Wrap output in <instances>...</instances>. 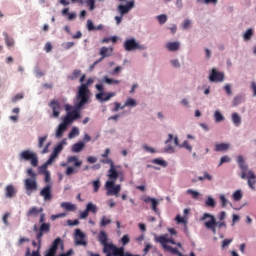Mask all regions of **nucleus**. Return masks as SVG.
<instances>
[{
  "instance_id": "nucleus-13",
  "label": "nucleus",
  "mask_w": 256,
  "mask_h": 256,
  "mask_svg": "<svg viewBox=\"0 0 256 256\" xmlns=\"http://www.w3.org/2000/svg\"><path fill=\"white\" fill-rule=\"evenodd\" d=\"M246 179H247L248 187L252 189V191H255V185H256L255 172H253V170H248V172H246Z\"/></svg>"
},
{
  "instance_id": "nucleus-7",
  "label": "nucleus",
  "mask_w": 256,
  "mask_h": 256,
  "mask_svg": "<svg viewBox=\"0 0 256 256\" xmlns=\"http://www.w3.org/2000/svg\"><path fill=\"white\" fill-rule=\"evenodd\" d=\"M123 47L125 51H145V45H140L137 43V40L135 38L126 39Z\"/></svg>"
},
{
  "instance_id": "nucleus-30",
  "label": "nucleus",
  "mask_w": 256,
  "mask_h": 256,
  "mask_svg": "<svg viewBox=\"0 0 256 256\" xmlns=\"http://www.w3.org/2000/svg\"><path fill=\"white\" fill-rule=\"evenodd\" d=\"M228 149H229V144L220 143V144H215L214 151L221 152V151H228Z\"/></svg>"
},
{
  "instance_id": "nucleus-34",
  "label": "nucleus",
  "mask_w": 256,
  "mask_h": 256,
  "mask_svg": "<svg viewBox=\"0 0 256 256\" xmlns=\"http://www.w3.org/2000/svg\"><path fill=\"white\" fill-rule=\"evenodd\" d=\"M214 119L216 123H221V121H225V116H223V114H221V112L217 110L214 113Z\"/></svg>"
},
{
  "instance_id": "nucleus-5",
  "label": "nucleus",
  "mask_w": 256,
  "mask_h": 256,
  "mask_svg": "<svg viewBox=\"0 0 256 256\" xmlns=\"http://www.w3.org/2000/svg\"><path fill=\"white\" fill-rule=\"evenodd\" d=\"M20 161H30L32 167H37L39 165V158L37 154L31 150H24L19 154Z\"/></svg>"
},
{
  "instance_id": "nucleus-49",
  "label": "nucleus",
  "mask_w": 256,
  "mask_h": 256,
  "mask_svg": "<svg viewBox=\"0 0 256 256\" xmlns=\"http://www.w3.org/2000/svg\"><path fill=\"white\" fill-rule=\"evenodd\" d=\"M186 193L188 195H191L192 196V199H198L199 198V192L195 191V190H192V189H188L186 191Z\"/></svg>"
},
{
  "instance_id": "nucleus-33",
  "label": "nucleus",
  "mask_w": 256,
  "mask_h": 256,
  "mask_svg": "<svg viewBox=\"0 0 256 256\" xmlns=\"http://www.w3.org/2000/svg\"><path fill=\"white\" fill-rule=\"evenodd\" d=\"M79 77H81V70L75 69L72 75L68 76V79H70V81H75L76 79H79Z\"/></svg>"
},
{
  "instance_id": "nucleus-3",
  "label": "nucleus",
  "mask_w": 256,
  "mask_h": 256,
  "mask_svg": "<svg viewBox=\"0 0 256 256\" xmlns=\"http://www.w3.org/2000/svg\"><path fill=\"white\" fill-rule=\"evenodd\" d=\"M207 219L209 220L207 221ZM200 221H206L204 223V227H206V229H209V231H212L213 235H217V227L218 229H223V227H227V223H225V221L217 222L215 216L209 213H204L203 216L200 218Z\"/></svg>"
},
{
  "instance_id": "nucleus-8",
  "label": "nucleus",
  "mask_w": 256,
  "mask_h": 256,
  "mask_svg": "<svg viewBox=\"0 0 256 256\" xmlns=\"http://www.w3.org/2000/svg\"><path fill=\"white\" fill-rule=\"evenodd\" d=\"M237 164L239 169L241 170V179H247V173L249 172V165H247V162H245V158L243 155H239L237 157Z\"/></svg>"
},
{
  "instance_id": "nucleus-16",
  "label": "nucleus",
  "mask_w": 256,
  "mask_h": 256,
  "mask_svg": "<svg viewBox=\"0 0 256 256\" xmlns=\"http://www.w3.org/2000/svg\"><path fill=\"white\" fill-rule=\"evenodd\" d=\"M75 243L76 245H87V241H85V234L81 232V229L75 230Z\"/></svg>"
},
{
  "instance_id": "nucleus-57",
  "label": "nucleus",
  "mask_w": 256,
  "mask_h": 256,
  "mask_svg": "<svg viewBox=\"0 0 256 256\" xmlns=\"http://www.w3.org/2000/svg\"><path fill=\"white\" fill-rule=\"evenodd\" d=\"M101 163H104L106 165H110V167H113L115 165V163H113V160H111V158H106L101 160Z\"/></svg>"
},
{
  "instance_id": "nucleus-24",
  "label": "nucleus",
  "mask_w": 256,
  "mask_h": 256,
  "mask_svg": "<svg viewBox=\"0 0 256 256\" xmlns=\"http://www.w3.org/2000/svg\"><path fill=\"white\" fill-rule=\"evenodd\" d=\"M40 213H43V208L37 209V207H32L26 213L27 217H37Z\"/></svg>"
},
{
  "instance_id": "nucleus-9",
  "label": "nucleus",
  "mask_w": 256,
  "mask_h": 256,
  "mask_svg": "<svg viewBox=\"0 0 256 256\" xmlns=\"http://www.w3.org/2000/svg\"><path fill=\"white\" fill-rule=\"evenodd\" d=\"M209 81L211 83H223L225 81V74L213 68L209 75Z\"/></svg>"
},
{
  "instance_id": "nucleus-2",
  "label": "nucleus",
  "mask_w": 256,
  "mask_h": 256,
  "mask_svg": "<svg viewBox=\"0 0 256 256\" xmlns=\"http://www.w3.org/2000/svg\"><path fill=\"white\" fill-rule=\"evenodd\" d=\"M89 85H93V78H89L85 84H81L78 87V93L76 95L77 109H83L89 103Z\"/></svg>"
},
{
  "instance_id": "nucleus-46",
  "label": "nucleus",
  "mask_w": 256,
  "mask_h": 256,
  "mask_svg": "<svg viewBox=\"0 0 256 256\" xmlns=\"http://www.w3.org/2000/svg\"><path fill=\"white\" fill-rule=\"evenodd\" d=\"M253 37V30L249 28L244 34V41H250Z\"/></svg>"
},
{
  "instance_id": "nucleus-60",
  "label": "nucleus",
  "mask_w": 256,
  "mask_h": 256,
  "mask_svg": "<svg viewBox=\"0 0 256 256\" xmlns=\"http://www.w3.org/2000/svg\"><path fill=\"white\" fill-rule=\"evenodd\" d=\"M220 201H221L222 207H227V203H229V201L227 200V198H225V195H220Z\"/></svg>"
},
{
  "instance_id": "nucleus-21",
  "label": "nucleus",
  "mask_w": 256,
  "mask_h": 256,
  "mask_svg": "<svg viewBox=\"0 0 256 256\" xmlns=\"http://www.w3.org/2000/svg\"><path fill=\"white\" fill-rule=\"evenodd\" d=\"M181 48V43L179 42H168L166 44V49H168V51H179V49Z\"/></svg>"
},
{
  "instance_id": "nucleus-29",
  "label": "nucleus",
  "mask_w": 256,
  "mask_h": 256,
  "mask_svg": "<svg viewBox=\"0 0 256 256\" xmlns=\"http://www.w3.org/2000/svg\"><path fill=\"white\" fill-rule=\"evenodd\" d=\"M231 119L235 127H239L241 125V116H239L237 112L232 113Z\"/></svg>"
},
{
  "instance_id": "nucleus-14",
  "label": "nucleus",
  "mask_w": 256,
  "mask_h": 256,
  "mask_svg": "<svg viewBox=\"0 0 256 256\" xmlns=\"http://www.w3.org/2000/svg\"><path fill=\"white\" fill-rule=\"evenodd\" d=\"M49 107L52 109V117L57 118L61 115V104L56 100L50 101Z\"/></svg>"
},
{
  "instance_id": "nucleus-47",
  "label": "nucleus",
  "mask_w": 256,
  "mask_h": 256,
  "mask_svg": "<svg viewBox=\"0 0 256 256\" xmlns=\"http://www.w3.org/2000/svg\"><path fill=\"white\" fill-rule=\"evenodd\" d=\"M77 172H78V170L75 167L69 166V167L66 168V172L65 173H66V175L71 176V175H73V174H75Z\"/></svg>"
},
{
  "instance_id": "nucleus-55",
  "label": "nucleus",
  "mask_w": 256,
  "mask_h": 256,
  "mask_svg": "<svg viewBox=\"0 0 256 256\" xmlns=\"http://www.w3.org/2000/svg\"><path fill=\"white\" fill-rule=\"evenodd\" d=\"M87 29L88 31H95V25L92 20H87Z\"/></svg>"
},
{
  "instance_id": "nucleus-36",
  "label": "nucleus",
  "mask_w": 256,
  "mask_h": 256,
  "mask_svg": "<svg viewBox=\"0 0 256 256\" xmlns=\"http://www.w3.org/2000/svg\"><path fill=\"white\" fill-rule=\"evenodd\" d=\"M104 81L107 85H119V83H121V80H115L107 76L104 77Z\"/></svg>"
},
{
  "instance_id": "nucleus-32",
  "label": "nucleus",
  "mask_w": 256,
  "mask_h": 256,
  "mask_svg": "<svg viewBox=\"0 0 256 256\" xmlns=\"http://www.w3.org/2000/svg\"><path fill=\"white\" fill-rule=\"evenodd\" d=\"M125 107H137V101L133 98H127L124 106L121 107V109H125Z\"/></svg>"
},
{
  "instance_id": "nucleus-54",
  "label": "nucleus",
  "mask_w": 256,
  "mask_h": 256,
  "mask_svg": "<svg viewBox=\"0 0 256 256\" xmlns=\"http://www.w3.org/2000/svg\"><path fill=\"white\" fill-rule=\"evenodd\" d=\"M231 162V158L229 156H223L220 159V163L218 165V167H221L223 165V163H230Z\"/></svg>"
},
{
  "instance_id": "nucleus-22",
  "label": "nucleus",
  "mask_w": 256,
  "mask_h": 256,
  "mask_svg": "<svg viewBox=\"0 0 256 256\" xmlns=\"http://www.w3.org/2000/svg\"><path fill=\"white\" fill-rule=\"evenodd\" d=\"M115 244H104L103 245V253L106 255H113L115 253Z\"/></svg>"
},
{
  "instance_id": "nucleus-17",
  "label": "nucleus",
  "mask_w": 256,
  "mask_h": 256,
  "mask_svg": "<svg viewBox=\"0 0 256 256\" xmlns=\"http://www.w3.org/2000/svg\"><path fill=\"white\" fill-rule=\"evenodd\" d=\"M5 197L7 199H13L17 195V188L13 184H9L5 187Z\"/></svg>"
},
{
  "instance_id": "nucleus-40",
  "label": "nucleus",
  "mask_w": 256,
  "mask_h": 256,
  "mask_svg": "<svg viewBox=\"0 0 256 256\" xmlns=\"http://www.w3.org/2000/svg\"><path fill=\"white\" fill-rule=\"evenodd\" d=\"M92 186H93V192L94 193H98L99 192V189L101 187V181L98 179V180H95L92 182Z\"/></svg>"
},
{
  "instance_id": "nucleus-19",
  "label": "nucleus",
  "mask_w": 256,
  "mask_h": 256,
  "mask_svg": "<svg viewBox=\"0 0 256 256\" xmlns=\"http://www.w3.org/2000/svg\"><path fill=\"white\" fill-rule=\"evenodd\" d=\"M100 55L101 58L99 59V61H103V59H105L106 57H111V55H113V48L102 47L100 49Z\"/></svg>"
},
{
  "instance_id": "nucleus-12",
  "label": "nucleus",
  "mask_w": 256,
  "mask_h": 256,
  "mask_svg": "<svg viewBox=\"0 0 256 256\" xmlns=\"http://www.w3.org/2000/svg\"><path fill=\"white\" fill-rule=\"evenodd\" d=\"M59 245H61L63 249V240H61V238L58 237L53 241L52 246L48 250L46 256H55L57 254V248L59 247Z\"/></svg>"
},
{
  "instance_id": "nucleus-4",
  "label": "nucleus",
  "mask_w": 256,
  "mask_h": 256,
  "mask_svg": "<svg viewBox=\"0 0 256 256\" xmlns=\"http://www.w3.org/2000/svg\"><path fill=\"white\" fill-rule=\"evenodd\" d=\"M33 231L36 233V241L38 243V249H41V241L43 239L44 233H49L51 231V224L42 223L40 227H37V224L33 226Z\"/></svg>"
},
{
  "instance_id": "nucleus-27",
  "label": "nucleus",
  "mask_w": 256,
  "mask_h": 256,
  "mask_svg": "<svg viewBox=\"0 0 256 256\" xmlns=\"http://www.w3.org/2000/svg\"><path fill=\"white\" fill-rule=\"evenodd\" d=\"M75 110L69 112L70 116L72 117V120L75 121V119H81V111L82 108H77L76 104L74 105Z\"/></svg>"
},
{
  "instance_id": "nucleus-31",
  "label": "nucleus",
  "mask_w": 256,
  "mask_h": 256,
  "mask_svg": "<svg viewBox=\"0 0 256 256\" xmlns=\"http://www.w3.org/2000/svg\"><path fill=\"white\" fill-rule=\"evenodd\" d=\"M86 211L88 213H93L95 215V213H97V211H98L97 205L93 204L92 202H89L86 205Z\"/></svg>"
},
{
  "instance_id": "nucleus-35",
  "label": "nucleus",
  "mask_w": 256,
  "mask_h": 256,
  "mask_svg": "<svg viewBox=\"0 0 256 256\" xmlns=\"http://www.w3.org/2000/svg\"><path fill=\"white\" fill-rule=\"evenodd\" d=\"M3 35L5 36L4 40L7 47H13V45H15V41L13 40V38H9V35L7 34V32H4Z\"/></svg>"
},
{
  "instance_id": "nucleus-38",
  "label": "nucleus",
  "mask_w": 256,
  "mask_h": 256,
  "mask_svg": "<svg viewBox=\"0 0 256 256\" xmlns=\"http://www.w3.org/2000/svg\"><path fill=\"white\" fill-rule=\"evenodd\" d=\"M232 197H233L234 201H241V199H243V193L241 192V190H236L232 194Z\"/></svg>"
},
{
  "instance_id": "nucleus-64",
  "label": "nucleus",
  "mask_w": 256,
  "mask_h": 256,
  "mask_svg": "<svg viewBox=\"0 0 256 256\" xmlns=\"http://www.w3.org/2000/svg\"><path fill=\"white\" fill-rule=\"evenodd\" d=\"M143 149L146 150L148 153H155V149L152 147H149L147 144H144Z\"/></svg>"
},
{
  "instance_id": "nucleus-52",
  "label": "nucleus",
  "mask_w": 256,
  "mask_h": 256,
  "mask_svg": "<svg viewBox=\"0 0 256 256\" xmlns=\"http://www.w3.org/2000/svg\"><path fill=\"white\" fill-rule=\"evenodd\" d=\"M47 135L38 138V148L42 149L43 144L47 141Z\"/></svg>"
},
{
  "instance_id": "nucleus-25",
  "label": "nucleus",
  "mask_w": 256,
  "mask_h": 256,
  "mask_svg": "<svg viewBox=\"0 0 256 256\" xmlns=\"http://www.w3.org/2000/svg\"><path fill=\"white\" fill-rule=\"evenodd\" d=\"M65 131H67V126L63 123L59 124V126L56 130V137L58 139H61V137H63V133H65Z\"/></svg>"
},
{
  "instance_id": "nucleus-41",
  "label": "nucleus",
  "mask_w": 256,
  "mask_h": 256,
  "mask_svg": "<svg viewBox=\"0 0 256 256\" xmlns=\"http://www.w3.org/2000/svg\"><path fill=\"white\" fill-rule=\"evenodd\" d=\"M111 219L107 218V216H103L100 220V227H106V225H110Z\"/></svg>"
},
{
  "instance_id": "nucleus-1",
  "label": "nucleus",
  "mask_w": 256,
  "mask_h": 256,
  "mask_svg": "<svg viewBox=\"0 0 256 256\" xmlns=\"http://www.w3.org/2000/svg\"><path fill=\"white\" fill-rule=\"evenodd\" d=\"M119 172H117V166H110V169L108 170V181L105 183V189L107 191V195L111 196L114 195V197H119V193H121V184L115 185L117 179H119Z\"/></svg>"
},
{
  "instance_id": "nucleus-53",
  "label": "nucleus",
  "mask_w": 256,
  "mask_h": 256,
  "mask_svg": "<svg viewBox=\"0 0 256 256\" xmlns=\"http://www.w3.org/2000/svg\"><path fill=\"white\" fill-rule=\"evenodd\" d=\"M242 102H243V97L236 96V97H234L233 105H234V107H237V105H241Z\"/></svg>"
},
{
  "instance_id": "nucleus-56",
  "label": "nucleus",
  "mask_w": 256,
  "mask_h": 256,
  "mask_svg": "<svg viewBox=\"0 0 256 256\" xmlns=\"http://www.w3.org/2000/svg\"><path fill=\"white\" fill-rule=\"evenodd\" d=\"M27 174L29 175V177H31V179H37V173H35L32 168H29L27 170Z\"/></svg>"
},
{
  "instance_id": "nucleus-28",
  "label": "nucleus",
  "mask_w": 256,
  "mask_h": 256,
  "mask_svg": "<svg viewBox=\"0 0 256 256\" xmlns=\"http://www.w3.org/2000/svg\"><path fill=\"white\" fill-rule=\"evenodd\" d=\"M61 207L66 211H75L77 209V206H75V204H71L70 202L61 203Z\"/></svg>"
},
{
  "instance_id": "nucleus-43",
  "label": "nucleus",
  "mask_w": 256,
  "mask_h": 256,
  "mask_svg": "<svg viewBox=\"0 0 256 256\" xmlns=\"http://www.w3.org/2000/svg\"><path fill=\"white\" fill-rule=\"evenodd\" d=\"M77 135H79V128L74 127L68 134V137H69V139H74V137H77Z\"/></svg>"
},
{
  "instance_id": "nucleus-23",
  "label": "nucleus",
  "mask_w": 256,
  "mask_h": 256,
  "mask_svg": "<svg viewBox=\"0 0 256 256\" xmlns=\"http://www.w3.org/2000/svg\"><path fill=\"white\" fill-rule=\"evenodd\" d=\"M98 241L101 243V245H107L109 242V237L107 236V233L105 231H100L98 235Z\"/></svg>"
},
{
  "instance_id": "nucleus-45",
  "label": "nucleus",
  "mask_w": 256,
  "mask_h": 256,
  "mask_svg": "<svg viewBox=\"0 0 256 256\" xmlns=\"http://www.w3.org/2000/svg\"><path fill=\"white\" fill-rule=\"evenodd\" d=\"M72 121H73V118H72L71 114L68 113V114L64 117L62 124H64V125L67 127V125H71V122H72Z\"/></svg>"
},
{
  "instance_id": "nucleus-61",
  "label": "nucleus",
  "mask_w": 256,
  "mask_h": 256,
  "mask_svg": "<svg viewBox=\"0 0 256 256\" xmlns=\"http://www.w3.org/2000/svg\"><path fill=\"white\" fill-rule=\"evenodd\" d=\"M23 99V93L16 94L15 97L12 98L13 103H17V101Z\"/></svg>"
},
{
  "instance_id": "nucleus-42",
  "label": "nucleus",
  "mask_w": 256,
  "mask_h": 256,
  "mask_svg": "<svg viewBox=\"0 0 256 256\" xmlns=\"http://www.w3.org/2000/svg\"><path fill=\"white\" fill-rule=\"evenodd\" d=\"M205 205H206V207L215 208V205H217V204H216V202H215V199H213L212 197H208V198L206 199V201H205Z\"/></svg>"
},
{
  "instance_id": "nucleus-18",
  "label": "nucleus",
  "mask_w": 256,
  "mask_h": 256,
  "mask_svg": "<svg viewBox=\"0 0 256 256\" xmlns=\"http://www.w3.org/2000/svg\"><path fill=\"white\" fill-rule=\"evenodd\" d=\"M111 97H115V93H105V92H100L96 94V99L100 101V103H103L105 101H109Z\"/></svg>"
},
{
  "instance_id": "nucleus-63",
  "label": "nucleus",
  "mask_w": 256,
  "mask_h": 256,
  "mask_svg": "<svg viewBox=\"0 0 256 256\" xmlns=\"http://www.w3.org/2000/svg\"><path fill=\"white\" fill-rule=\"evenodd\" d=\"M122 245H127L131 239L129 238V235H124L121 239Z\"/></svg>"
},
{
  "instance_id": "nucleus-59",
  "label": "nucleus",
  "mask_w": 256,
  "mask_h": 256,
  "mask_svg": "<svg viewBox=\"0 0 256 256\" xmlns=\"http://www.w3.org/2000/svg\"><path fill=\"white\" fill-rule=\"evenodd\" d=\"M38 169H39V173H43V175H45V173H49V171L47 170L46 164L39 166Z\"/></svg>"
},
{
  "instance_id": "nucleus-26",
  "label": "nucleus",
  "mask_w": 256,
  "mask_h": 256,
  "mask_svg": "<svg viewBox=\"0 0 256 256\" xmlns=\"http://www.w3.org/2000/svg\"><path fill=\"white\" fill-rule=\"evenodd\" d=\"M82 149H85V143H83V142L75 143L72 146L73 153H81Z\"/></svg>"
},
{
  "instance_id": "nucleus-48",
  "label": "nucleus",
  "mask_w": 256,
  "mask_h": 256,
  "mask_svg": "<svg viewBox=\"0 0 256 256\" xmlns=\"http://www.w3.org/2000/svg\"><path fill=\"white\" fill-rule=\"evenodd\" d=\"M157 20L160 23V25H164V23H167V15L165 14L158 15Z\"/></svg>"
},
{
  "instance_id": "nucleus-15",
  "label": "nucleus",
  "mask_w": 256,
  "mask_h": 256,
  "mask_svg": "<svg viewBox=\"0 0 256 256\" xmlns=\"http://www.w3.org/2000/svg\"><path fill=\"white\" fill-rule=\"evenodd\" d=\"M40 196L44 201H51L53 199V193L51 192V185H46L41 191Z\"/></svg>"
},
{
  "instance_id": "nucleus-20",
  "label": "nucleus",
  "mask_w": 256,
  "mask_h": 256,
  "mask_svg": "<svg viewBox=\"0 0 256 256\" xmlns=\"http://www.w3.org/2000/svg\"><path fill=\"white\" fill-rule=\"evenodd\" d=\"M71 163H74V167H81L83 165V161L79 160L77 156H69L67 158V165H71Z\"/></svg>"
},
{
  "instance_id": "nucleus-10",
  "label": "nucleus",
  "mask_w": 256,
  "mask_h": 256,
  "mask_svg": "<svg viewBox=\"0 0 256 256\" xmlns=\"http://www.w3.org/2000/svg\"><path fill=\"white\" fill-rule=\"evenodd\" d=\"M24 186L27 191V195H31L33 191H37V178H27L24 181Z\"/></svg>"
},
{
  "instance_id": "nucleus-11",
  "label": "nucleus",
  "mask_w": 256,
  "mask_h": 256,
  "mask_svg": "<svg viewBox=\"0 0 256 256\" xmlns=\"http://www.w3.org/2000/svg\"><path fill=\"white\" fill-rule=\"evenodd\" d=\"M133 7H135V0H130L127 2L126 5L120 4L117 7V11L123 17V15H127V13H129L133 9Z\"/></svg>"
},
{
  "instance_id": "nucleus-62",
  "label": "nucleus",
  "mask_w": 256,
  "mask_h": 256,
  "mask_svg": "<svg viewBox=\"0 0 256 256\" xmlns=\"http://www.w3.org/2000/svg\"><path fill=\"white\" fill-rule=\"evenodd\" d=\"M87 5H88L90 11H93V9H95V0H88Z\"/></svg>"
},
{
  "instance_id": "nucleus-50",
  "label": "nucleus",
  "mask_w": 256,
  "mask_h": 256,
  "mask_svg": "<svg viewBox=\"0 0 256 256\" xmlns=\"http://www.w3.org/2000/svg\"><path fill=\"white\" fill-rule=\"evenodd\" d=\"M9 217H11V213L6 212L2 218V221L6 227H9Z\"/></svg>"
},
{
  "instance_id": "nucleus-58",
  "label": "nucleus",
  "mask_w": 256,
  "mask_h": 256,
  "mask_svg": "<svg viewBox=\"0 0 256 256\" xmlns=\"http://www.w3.org/2000/svg\"><path fill=\"white\" fill-rule=\"evenodd\" d=\"M151 205H152V210L155 211V213H157V205H159V201H157V199H152V202H151Z\"/></svg>"
},
{
  "instance_id": "nucleus-51",
  "label": "nucleus",
  "mask_w": 256,
  "mask_h": 256,
  "mask_svg": "<svg viewBox=\"0 0 256 256\" xmlns=\"http://www.w3.org/2000/svg\"><path fill=\"white\" fill-rule=\"evenodd\" d=\"M205 179H207L208 181H211L213 177L207 172H204V176L198 177V181H205Z\"/></svg>"
},
{
  "instance_id": "nucleus-37",
  "label": "nucleus",
  "mask_w": 256,
  "mask_h": 256,
  "mask_svg": "<svg viewBox=\"0 0 256 256\" xmlns=\"http://www.w3.org/2000/svg\"><path fill=\"white\" fill-rule=\"evenodd\" d=\"M113 256H125V249L123 247L118 248L115 246Z\"/></svg>"
},
{
  "instance_id": "nucleus-6",
  "label": "nucleus",
  "mask_w": 256,
  "mask_h": 256,
  "mask_svg": "<svg viewBox=\"0 0 256 256\" xmlns=\"http://www.w3.org/2000/svg\"><path fill=\"white\" fill-rule=\"evenodd\" d=\"M157 243H161L164 251H167L168 253H171L172 255H181V252H179V249L173 248L170 245H167L169 243V238L165 236H158L156 237Z\"/></svg>"
},
{
  "instance_id": "nucleus-44",
  "label": "nucleus",
  "mask_w": 256,
  "mask_h": 256,
  "mask_svg": "<svg viewBox=\"0 0 256 256\" xmlns=\"http://www.w3.org/2000/svg\"><path fill=\"white\" fill-rule=\"evenodd\" d=\"M152 163H154V165H161V167H167V162L165 160H161L159 158L153 159Z\"/></svg>"
},
{
  "instance_id": "nucleus-39",
  "label": "nucleus",
  "mask_w": 256,
  "mask_h": 256,
  "mask_svg": "<svg viewBox=\"0 0 256 256\" xmlns=\"http://www.w3.org/2000/svg\"><path fill=\"white\" fill-rule=\"evenodd\" d=\"M66 144L65 140H62L55 148H54V153H61L63 151V146Z\"/></svg>"
}]
</instances>
